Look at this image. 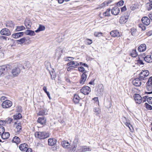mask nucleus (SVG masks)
Returning a JSON list of instances; mask_svg holds the SVG:
<instances>
[{
  "mask_svg": "<svg viewBox=\"0 0 152 152\" xmlns=\"http://www.w3.org/2000/svg\"><path fill=\"white\" fill-rule=\"evenodd\" d=\"M137 63L140 65H143L144 64V63H143L142 61L140 60V58H139L138 60Z\"/></svg>",
  "mask_w": 152,
  "mask_h": 152,
  "instance_id": "nucleus-58",
  "label": "nucleus"
},
{
  "mask_svg": "<svg viewBox=\"0 0 152 152\" xmlns=\"http://www.w3.org/2000/svg\"><path fill=\"white\" fill-rule=\"evenodd\" d=\"M147 100L149 104H152V97L148 98Z\"/></svg>",
  "mask_w": 152,
  "mask_h": 152,
  "instance_id": "nucleus-54",
  "label": "nucleus"
},
{
  "mask_svg": "<svg viewBox=\"0 0 152 152\" xmlns=\"http://www.w3.org/2000/svg\"><path fill=\"white\" fill-rule=\"evenodd\" d=\"M86 42L88 45H90L92 43V41L90 39H87L86 40Z\"/></svg>",
  "mask_w": 152,
  "mask_h": 152,
  "instance_id": "nucleus-56",
  "label": "nucleus"
},
{
  "mask_svg": "<svg viewBox=\"0 0 152 152\" xmlns=\"http://www.w3.org/2000/svg\"><path fill=\"white\" fill-rule=\"evenodd\" d=\"M145 107L146 108L148 109L149 110H152V107L151 105L147 103H145Z\"/></svg>",
  "mask_w": 152,
  "mask_h": 152,
  "instance_id": "nucleus-49",
  "label": "nucleus"
},
{
  "mask_svg": "<svg viewBox=\"0 0 152 152\" xmlns=\"http://www.w3.org/2000/svg\"><path fill=\"white\" fill-rule=\"evenodd\" d=\"M125 124L127 126L129 127V128L130 129L131 131L132 130L133 128L132 127V126L129 123L127 122Z\"/></svg>",
  "mask_w": 152,
  "mask_h": 152,
  "instance_id": "nucleus-52",
  "label": "nucleus"
},
{
  "mask_svg": "<svg viewBox=\"0 0 152 152\" xmlns=\"http://www.w3.org/2000/svg\"><path fill=\"white\" fill-rule=\"evenodd\" d=\"M147 86H152V77H150L148 79L147 83Z\"/></svg>",
  "mask_w": 152,
  "mask_h": 152,
  "instance_id": "nucleus-41",
  "label": "nucleus"
},
{
  "mask_svg": "<svg viewBox=\"0 0 152 152\" xmlns=\"http://www.w3.org/2000/svg\"><path fill=\"white\" fill-rule=\"evenodd\" d=\"M12 141L17 144L19 143L20 142V139L17 136L14 137L12 139Z\"/></svg>",
  "mask_w": 152,
  "mask_h": 152,
  "instance_id": "nucleus-32",
  "label": "nucleus"
},
{
  "mask_svg": "<svg viewBox=\"0 0 152 152\" xmlns=\"http://www.w3.org/2000/svg\"><path fill=\"white\" fill-rule=\"evenodd\" d=\"M37 122L41 125H43L46 123V119L44 117H39L37 120Z\"/></svg>",
  "mask_w": 152,
  "mask_h": 152,
  "instance_id": "nucleus-21",
  "label": "nucleus"
},
{
  "mask_svg": "<svg viewBox=\"0 0 152 152\" xmlns=\"http://www.w3.org/2000/svg\"><path fill=\"white\" fill-rule=\"evenodd\" d=\"M134 97L136 103L140 104L142 102V98L139 94H135L134 96Z\"/></svg>",
  "mask_w": 152,
  "mask_h": 152,
  "instance_id": "nucleus-7",
  "label": "nucleus"
},
{
  "mask_svg": "<svg viewBox=\"0 0 152 152\" xmlns=\"http://www.w3.org/2000/svg\"><path fill=\"white\" fill-rule=\"evenodd\" d=\"M90 149L86 146H82L80 147L78 149L79 152H83L87 151H90Z\"/></svg>",
  "mask_w": 152,
  "mask_h": 152,
  "instance_id": "nucleus-18",
  "label": "nucleus"
},
{
  "mask_svg": "<svg viewBox=\"0 0 152 152\" xmlns=\"http://www.w3.org/2000/svg\"><path fill=\"white\" fill-rule=\"evenodd\" d=\"M12 120L13 119L12 118H7L5 121H0V124L1 123V122H3V123L4 124L7 123V124H10L12 121Z\"/></svg>",
  "mask_w": 152,
  "mask_h": 152,
  "instance_id": "nucleus-28",
  "label": "nucleus"
},
{
  "mask_svg": "<svg viewBox=\"0 0 152 152\" xmlns=\"http://www.w3.org/2000/svg\"><path fill=\"white\" fill-rule=\"evenodd\" d=\"M138 54L136 50H133L132 53H131V55L132 57H135L137 56Z\"/></svg>",
  "mask_w": 152,
  "mask_h": 152,
  "instance_id": "nucleus-42",
  "label": "nucleus"
},
{
  "mask_svg": "<svg viewBox=\"0 0 152 152\" xmlns=\"http://www.w3.org/2000/svg\"><path fill=\"white\" fill-rule=\"evenodd\" d=\"M52 73H50V76H51V79L53 80H54L55 79V78L56 77V75H55V73H54V72L52 71Z\"/></svg>",
  "mask_w": 152,
  "mask_h": 152,
  "instance_id": "nucleus-46",
  "label": "nucleus"
},
{
  "mask_svg": "<svg viewBox=\"0 0 152 152\" xmlns=\"http://www.w3.org/2000/svg\"><path fill=\"white\" fill-rule=\"evenodd\" d=\"M24 24L27 29H30L31 28V23L29 19H26L25 20Z\"/></svg>",
  "mask_w": 152,
  "mask_h": 152,
  "instance_id": "nucleus-15",
  "label": "nucleus"
},
{
  "mask_svg": "<svg viewBox=\"0 0 152 152\" xmlns=\"http://www.w3.org/2000/svg\"><path fill=\"white\" fill-rule=\"evenodd\" d=\"M25 33L26 35H34L35 34L34 31L28 30L26 31Z\"/></svg>",
  "mask_w": 152,
  "mask_h": 152,
  "instance_id": "nucleus-29",
  "label": "nucleus"
},
{
  "mask_svg": "<svg viewBox=\"0 0 152 152\" xmlns=\"http://www.w3.org/2000/svg\"><path fill=\"white\" fill-rule=\"evenodd\" d=\"M145 61L148 63H150L152 62V59L151 55H148L144 58Z\"/></svg>",
  "mask_w": 152,
  "mask_h": 152,
  "instance_id": "nucleus-26",
  "label": "nucleus"
},
{
  "mask_svg": "<svg viewBox=\"0 0 152 152\" xmlns=\"http://www.w3.org/2000/svg\"><path fill=\"white\" fill-rule=\"evenodd\" d=\"M23 34L24 33L23 32H19L13 34L12 35V37L16 39L22 37L23 35Z\"/></svg>",
  "mask_w": 152,
  "mask_h": 152,
  "instance_id": "nucleus-22",
  "label": "nucleus"
},
{
  "mask_svg": "<svg viewBox=\"0 0 152 152\" xmlns=\"http://www.w3.org/2000/svg\"><path fill=\"white\" fill-rule=\"evenodd\" d=\"M110 9H107L106 12L103 13V15L104 16H109L110 14Z\"/></svg>",
  "mask_w": 152,
  "mask_h": 152,
  "instance_id": "nucleus-38",
  "label": "nucleus"
},
{
  "mask_svg": "<svg viewBox=\"0 0 152 152\" xmlns=\"http://www.w3.org/2000/svg\"><path fill=\"white\" fill-rule=\"evenodd\" d=\"M11 101L9 100H6L2 103L1 106L3 108H8L10 107L12 105Z\"/></svg>",
  "mask_w": 152,
  "mask_h": 152,
  "instance_id": "nucleus-3",
  "label": "nucleus"
},
{
  "mask_svg": "<svg viewBox=\"0 0 152 152\" xmlns=\"http://www.w3.org/2000/svg\"><path fill=\"white\" fill-rule=\"evenodd\" d=\"M11 67V66L9 65L0 66V77L3 76L6 74Z\"/></svg>",
  "mask_w": 152,
  "mask_h": 152,
  "instance_id": "nucleus-2",
  "label": "nucleus"
},
{
  "mask_svg": "<svg viewBox=\"0 0 152 152\" xmlns=\"http://www.w3.org/2000/svg\"><path fill=\"white\" fill-rule=\"evenodd\" d=\"M45 27L41 25H39L38 28L35 31L36 32H38L39 31H42L45 29Z\"/></svg>",
  "mask_w": 152,
  "mask_h": 152,
  "instance_id": "nucleus-35",
  "label": "nucleus"
},
{
  "mask_svg": "<svg viewBox=\"0 0 152 152\" xmlns=\"http://www.w3.org/2000/svg\"><path fill=\"white\" fill-rule=\"evenodd\" d=\"M141 72L142 73V75H143L146 77L148 76L149 74L148 71L146 70H142Z\"/></svg>",
  "mask_w": 152,
  "mask_h": 152,
  "instance_id": "nucleus-43",
  "label": "nucleus"
},
{
  "mask_svg": "<svg viewBox=\"0 0 152 152\" xmlns=\"http://www.w3.org/2000/svg\"><path fill=\"white\" fill-rule=\"evenodd\" d=\"M99 88L100 92V94H102L103 93L104 91V87L103 85L100 84L99 85Z\"/></svg>",
  "mask_w": 152,
  "mask_h": 152,
  "instance_id": "nucleus-37",
  "label": "nucleus"
},
{
  "mask_svg": "<svg viewBox=\"0 0 152 152\" xmlns=\"http://www.w3.org/2000/svg\"><path fill=\"white\" fill-rule=\"evenodd\" d=\"M136 9V5L134 4H133L131 7L130 9L131 10H134Z\"/></svg>",
  "mask_w": 152,
  "mask_h": 152,
  "instance_id": "nucleus-55",
  "label": "nucleus"
},
{
  "mask_svg": "<svg viewBox=\"0 0 152 152\" xmlns=\"http://www.w3.org/2000/svg\"><path fill=\"white\" fill-rule=\"evenodd\" d=\"M35 136L39 139H44L49 137V134L44 132H38L35 133Z\"/></svg>",
  "mask_w": 152,
  "mask_h": 152,
  "instance_id": "nucleus-1",
  "label": "nucleus"
},
{
  "mask_svg": "<svg viewBox=\"0 0 152 152\" xmlns=\"http://www.w3.org/2000/svg\"><path fill=\"white\" fill-rule=\"evenodd\" d=\"M22 117L21 114L19 113H18V114H16L13 115V118L14 119L18 120L21 118Z\"/></svg>",
  "mask_w": 152,
  "mask_h": 152,
  "instance_id": "nucleus-33",
  "label": "nucleus"
},
{
  "mask_svg": "<svg viewBox=\"0 0 152 152\" xmlns=\"http://www.w3.org/2000/svg\"><path fill=\"white\" fill-rule=\"evenodd\" d=\"M124 4V1H121L117 3V6L121 7Z\"/></svg>",
  "mask_w": 152,
  "mask_h": 152,
  "instance_id": "nucleus-51",
  "label": "nucleus"
},
{
  "mask_svg": "<svg viewBox=\"0 0 152 152\" xmlns=\"http://www.w3.org/2000/svg\"><path fill=\"white\" fill-rule=\"evenodd\" d=\"M57 142L55 138H50L48 140V144L49 145L53 146Z\"/></svg>",
  "mask_w": 152,
  "mask_h": 152,
  "instance_id": "nucleus-19",
  "label": "nucleus"
},
{
  "mask_svg": "<svg viewBox=\"0 0 152 152\" xmlns=\"http://www.w3.org/2000/svg\"><path fill=\"white\" fill-rule=\"evenodd\" d=\"M148 16L150 19L152 21V13L151 14H149Z\"/></svg>",
  "mask_w": 152,
  "mask_h": 152,
  "instance_id": "nucleus-64",
  "label": "nucleus"
},
{
  "mask_svg": "<svg viewBox=\"0 0 152 152\" xmlns=\"http://www.w3.org/2000/svg\"><path fill=\"white\" fill-rule=\"evenodd\" d=\"M138 50L140 52H144L146 49V46L145 44L140 45L138 48Z\"/></svg>",
  "mask_w": 152,
  "mask_h": 152,
  "instance_id": "nucleus-23",
  "label": "nucleus"
},
{
  "mask_svg": "<svg viewBox=\"0 0 152 152\" xmlns=\"http://www.w3.org/2000/svg\"><path fill=\"white\" fill-rule=\"evenodd\" d=\"M91 91L90 88L87 86H83L80 90L81 92L85 95H88Z\"/></svg>",
  "mask_w": 152,
  "mask_h": 152,
  "instance_id": "nucleus-4",
  "label": "nucleus"
},
{
  "mask_svg": "<svg viewBox=\"0 0 152 152\" xmlns=\"http://www.w3.org/2000/svg\"><path fill=\"white\" fill-rule=\"evenodd\" d=\"M138 26L140 28H141L142 31H144L146 30V28L145 26L142 24H139Z\"/></svg>",
  "mask_w": 152,
  "mask_h": 152,
  "instance_id": "nucleus-44",
  "label": "nucleus"
},
{
  "mask_svg": "<svg viewBox=\"0 0 152 152\" xmlns=\"http://www.w3.org/2000/svg\"><path fill=\"white\" fill-rule=\"evenodd\" d=\"M146 88L148 92H146V93L148 94H152V86H147Z\"/></svg>",
  "mask_w": 152,
  "mask_h": 152,
  "instance_id": "nucleus-31",
  "label": "nucleus"
},
{
  "mask_svg": "<svg viewBox=\"0 0 152 152\" xmlns=\"http://www.w3.org/2000/svg\"><path fill=\"white\" fill-rule=\"evenodd\" d=\"M22 130V126L21 124L18 123L16 125V128L15 129V131L16 134L17 135L20 133V132Z\"/></svg>",
  "mask_w": 152,
  "mask_h": 152,
  "instance_id": "nucleus-14",
  "label": "nucleus"
},
{
  "mask_svg": "<svg viewBox=\"0 0 152 152\" xmlns=\"http://www.w3.org/2000/svg\"><path fill=\"white\" fill-rule=\"evenodd\" d=\"M38 114L39 115H42L45 114V110L42 109L39 112Z\"/></svg>",
  "mask_w": 152,
  "mask_h": 152,
  "instance_id": "nucleus-48",
  "label": "nucleus"
},
{
  "mask_svg": "<svg viewBox=\"0 0 152 152\" xmlns=\"http://www.w3.org/2000/svg\"><path fill=\"white\" fill-rule=\"evenodd\" d=\"M27 40L25 37L23 38L16 41V43L19 44H22Z\"/></svg>",
  "mask_w": 152,
  "mask_h": 152,
  "instance_id": "nucleus-27",
  "label": "nucleus"
},
{
  "mask_svg": "<svg viewBox=\"0 0 152 152\" xmlns=\"http://www.w3.org/2000/svg\"><path fill=\"white\" fill-rule=\"evenodd\" d=\"M6 99V97L4 96H2L0 99V100L1 101L5 100Z\"/></svg>",
  "mask_w": 152,
  "mask_h": 152,
  "instance_id": "nucleus-62",
  "label": "nucleus"
},
{
  "mask_svg": "<svg viewBox=\"0 0 152 152\" xmlns=\"http://www.w3.org/2000/svg\"><path fill=\"white\" fill-rule=\"evenodd\" d=\"M141 80L139 78H136L132 81L133 85L136 86H140L141 84Z\"/></svg>",
  "mask_w": 152,
  "mask_h": 152,
  "instance_id": "nucleus-13",
  "label": "nucleus"
},
{
  "mask_svg": "<svg viewBox=\"0 0 152 152\" xmlns=\"http://www.w3.org/2000/svg\"><path fill=\"white\" fill-rule=\"evenodd\" d=\"M25 29V28L23 26H17L15 30L17 31H19Z\"/></svg>",
  "mask_w": 152,
  "mask_h": 152,
  "instance_id": "nucleus-36",
  "label": "nucleus"
},
{
  "mask_svg": "<svg viewBox=\"0 0 152 152\" xmlns=\"http://www.w3.org/2000/svg\"><path fill=\"white\" fill-rule=\"evenodd\" d=\"M28 148V145L26 143L20 144L19 146L20 150L22 151H25Z\"/></svg>",
  "mask_w": 152,
  "mask_h": 152,
  "instance_id": "nucleus-12",
  "label": "nucleus"
},
{
  "mask_svg": "<svg viewBox=\"0 0 152 152\" xmlns=\"http://www.w3.org/2000/svg\"><path fill=\"white\" fill-rule=\"evenodd\" d=\"M80 97L77 94H75L74 96L73 100L75 103V104L78 103L79 102L80 99Z\"/></svg>",
  "mask_w": 152,
  "mask_h": 152,
  "instance_id": "nucleus-25",
  "label": "nucleus"
},
{
  "mask_svg": "<svg viewBox=\"0 0 152 152\" xmlns=\"http://www.w3.org/2000/svg\"><path fill=\"white\" fill-rule=\"evenodd\" d=\"M141 21L143 24L146 26H148L150 23V19L147 17H143L141 19Z\"/></svg>",
  "mask_w": 152,
  "mask_h": 152,
  "instance_id": "nucleus-9",
  "label": "nucleus"
},
{
  "mask_svg": "<svg viewBox=\"0 0 152 152\" xmlns=\"http://www.w3.org/2000/svg\"><path fill=\"white\" fill-rule=\"evenodd\" d=\"M26 152H32V151L31 148H28L26 150Z\"/></svg>",
  "mask_w": 152,
  "mask_h": 152,
  "instance_id": "nucleus-60",
  "label": "nucleus"
},
{
  "mask_svg": "<svg viewBox=\"0 0 152 152\" xmlns=\"http://www.w3.org/2000/svg\"><path fill=\"white\" fill-rule=\"evenodd\" d=\"M110 35L114 37H119L120 36L119 32L117 30H113L110 32Z\"/></svg>",
  "mask_w": 152,
  "mask_h": 152,
  "instance_id": "nucleus-17",
  "label": "nucleus"
},
{
  "mask_svg": "<svg viewBox=\"0 0 152 152\" xmlns=\"http://www.w3.org/2000/svg\"><path fill=\"white\" fill-rule=\"evenodd\" d=\"M131 32L133 36H135L137 34V30L134 28H132L131 29Z\"/></svg>",
  "mask_w": 152,
  "mask_h": 152,
  "instance_id": "nucleus-39",
  "label": "nucleus"
},
{
  "mask_svg": "<svg viewBox=\"0 0 152 152\" xmlns=\"http://www.w3.org/2000/svg\"><path fill=\"white\" fill-rule=\"evenodd\" d=\"M69 66V67L67 69V70L68 71H71V70L73 69L72 67H71V66Z\"/></svg>",
  "mask_w": 152,
  "mask_h": 152,
  "instance_id": "nucleus-63",
  "label": "nucleus"
},
{
  "mask_svg": "<svg viewBox=\"0 0 152 152\" xmlns=\"http://www.w3.org/2000/svg\"><path fill=\"white\" fill-rule=\"evenodd\" d=\"M62 146L64 148H67L70 147V144L67 141H63L61 143Z\"/></svg>",
  "mask_w": 152,
  "mask_h": 152,
  "instance_id": "nucleus-20",
  "label": "nucleus"
},
{
  "mask_svg": "<svg viewBox=\"0 0 152 152\" xmlns=\"http://www.w3.org/2000/svg\"><path fill=\"white\" fill-rule=\"evenodd\" d=\"M139 75L140 76L139 78L140 79H141V80H144L145 77H146V76H145V75H142V73L141 72L140 73Z\"/></svg>",
  "mask_w": 152,
  "mask_h": 152,
  "instance_id": "nucleus-47",
  "label": "nucleus"
},
{
  "mask_svg": "<svg viewBox=\"0 0 152 152\" xmlns=\"http://www.w3.org/2000/svg\"><path fill=\"white\" fill-rule=\"evenodd\" d=\"M102 34V33L101 32H95L94 33V35L96 37H99L100 36H101V35Z\"/></svg>",
  "mask_w": 152,
  "mask_h": 152,
  "instance_id": "nucleus-57",
  "label": "nucleus"
},
{
  "mask_svg": "<svg viewBox=\"0 0 152 152\" xmlns=\"http://www.w3.org/2000/svg\"><path fill=\"white\" fill-rule=\"evenodd\" d=\"M68 66H71L73 68H75L79 66V64L77 61H71L67 64Z\"/></svg>",
  "mask_w": 152,
  "mask_h": 152,
  "instance_id": "nucleus-8",
  "label": "nucleus"
},
{
  "mask_svg": "<svg viewBox=\"0 0 152 152\" xmlns=\"http://www.w3.org/2000/svg\"><path fill=\"white\" fill-rule=\"evenodd\" d=\"M0 34L2 35L8 36L11 34V32L8 29L5 28L2 29L0 31Z\"/></svg>",
  "mask_w": 152,
  "mask_h": 152,
  "instance_id": "nucleus-10",
  "label": "nucleus"
},
{
  "mask_svg": "<svg viewBox=\"0 0 152 152\" xmlns=\"http://www.w3.org/2000/svg\"><path fill=\"white\" fill-rule=\"evenodd\" d=\"M20 70L18 67H15L12 71L13 75L15 77L17 76L20 73Z\"/></svg>",
  "mask_w": 152,
  "mask_h": 152,
  "instance_id": "nucleus-11",
  "label": "nucleus"
},
{
  "mask_svg": "<svg viewBox=\"0 0 152 152\" xmlns=\"http://www.w3.org/2000/svg\"><path fill=\"white\" fill-rule=\"evenodd\" d=\"M146 7L147 10L150 11L152 9V3L148 2L146 4Z\"/></svg>",
  "mask_w": 152,
  "mask_h": 152,
  "instance_id": "nucleus-30",
  "label": "nucleus"
},
{
  "mask_svg": "<svg viewBox=\"0 0 152 152\" xmlns=\"http://www.w3.org/2000/svg\"><path fill=\"white\" fill-rule=\"evenodd\" d=\"M110 2H109V1H105L100 5V7L102 8L105 6H108L109 3H110Z\"/></svg>",
  "mask_w": 152,
  "mask_h": 152,
  "instance_id": "nucleus-45",
  "label": "nucleus"
},
{
  "mask_svg": "<svg viewBox=\"0 0 152 152\" xmlns=\"http://www.w3.org/2000/svg\"><path fill=\"white\" fill-rule=\"evenodd\" d=\"M7 27H12L14 26V25L12 21H8L6 25Z\"/></svg>",
  "mask_w": 152,
  "mask_h": 152,
  "instance_id": "nucleus-40",
  "label": "nucleus"
},
{
  "mask_svg": "<svg viewBox=\"0 0 152 152\" xmlns=\"http://www.w3.org/2000/svg\"><path fill=\"white\" fill-rule=\"evenodd\" d=\"M4 128L2 126H0V135H2L4 132Z\"/></svg>",
  "mask_w": 152,
  "mask_h": 152,
  "instance_id": "nucleus-50",
  "label": "nucleus"
},
{
  "mask_svg": "<svg viewBox=\"0 0 152 152\" xmlns=\"http://www.w3.org/2000/svg\"><path fill=\"white\" fill-rule=\"evenodd\" d=\"M121 10L122 12H124L126 10V7L125 6H124L123 7L121 8Z\"/></svg>",
  "mask_w": 152,
  "mask_h": 152,
  "instance_id": "nucleus-59",
  "label": "nucleus"
},
{
  "mask_svg": "<svg viewBox=\"0 0 152 152\" xmlns=\"http://www.w3.org/2000/svg\"><path fill=\"white\" fill-rule=\"evenodd\" d=\"M10 135V133L8 132H4L1 135V138L3 140L8 138Z\"/></svg>",
  "mask_w": 152,
  "mask_h": 152,
  "instance_id": "nucleus-24",
  "label": "nucleus"
},
{
  "mask_svg": "<svg viewBox=\"0 0 152 152\" xmlns=\"http://www.w3.org/2000/svg\"><path fill=\"white\" fill-rule=\"evenodd\" d=\"M78 70L79 71L82 72H85V71H86V70H85V68L83 67H79L78 68Z\"/></svg>",
  "mask_w": 152,
  "mask_h": 152,
  "instance_id": "nucleus-53",
  "label": "nucleus"
},
{
  "mask_svg": "<svg viewBox=\"0 0 152 152\" xmlns=\"http://www.w3.org/2000/svg\"><path fill=\"white\" fill-rule=\"evenodd\" d=\"M119 12V8L116 6L114 7L111 10V13L115 15H117Z\"/></svg>",
  "mask_w": 152,
  "mask_h": 152,
  "instance_id": "nucleus-16",
  "label": "nucleus"
},
{
  "mask_svg": "<svg viewBox=\"0 0 152 152\" xmlns=\"http://www.w3.org/2000/svg\"><path fill=\"white\" fill-rule=\"evenodd\" d=\"M88 72L85 71L81 75V78L80 81V83L82 84H83L84 83L87 78V74Z\"/></svg>",
  "mask_w": 152,
  "mask_h": 152,
  "instance_id": "nucleus-6",
  "label": "nucleus"
},
{
  "mask_svg": "<svg viewBox=\"0 0 152 152\" xmlns=\"http://www.w3.org/2000/svg\"><path fill=\"white\" fill-rule=\"evenodd\" d=\"M93 111L95 113H96V115L97 116H99L101 113L100 110L98 107L94 108V109Z\"/></svg>",
  "mask_w": 152,
  "mask_h": 152,
  "instance_id": "nucleus-34",
  "label": "nucleus"
},
{
  "mask_svg": "<svg viewBox=\"0 0 152 152\" xmlns=\"http://www.w3.org/2000/svg\"><path fill=\"white\" fill-rule=\"evenodd\" d=\"M76 147L74 146V147L72 148V149H70V151L71 152H74L76 149Z\"/></svg>",
  "mask_w": 152,
  "mask_h": 152,
  "instance_id": "nucleus-61",
  "label": "nucleus"
},
{
  "mask_svg": "<svg viewBox=\"0 0 152 152\" xmlns=\"http://www.w3.org/2000/svg\"><path fill=\"white\" fill-rule=\"evenodd\" d=\"M129 18V15L126 14L121 16L119 22L121 24L125 23L127 21Z\"/></svg>",
  "mask_w": 152,
  "mask_h": 152,
  "instance_id": "nucleus-5",
  "label": "nucleus"
}]
</instances>
